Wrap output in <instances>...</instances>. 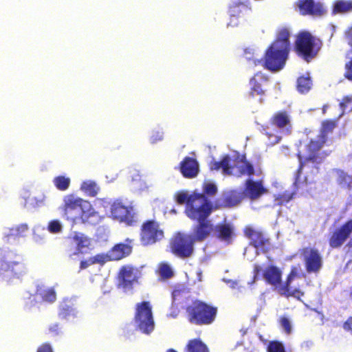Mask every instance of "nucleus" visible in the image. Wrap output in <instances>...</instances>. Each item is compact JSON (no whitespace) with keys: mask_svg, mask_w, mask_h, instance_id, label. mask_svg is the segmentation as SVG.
<instances>
[{"mask_svg":"<svg viewBox=\"0 0 352 352\" xmlns=\"http://www.w3.org/2000/svg\"><path fill=\"white\" fill-rule=\"evenodd\" d=\"M59 210L62 217L72 223L80 222L83 224L96 225L100 219L98 213L89 201L73 194L63 197Z\"/></svg>","mask_w":352,"mask_h":352,"instance_id":"1","label":"nucleus"},{"mask_svg":"<svg viewBox=\"0 0 352 352\" xmlns=\"http://www.w3.org/2000/svg\"><path fill=\"white\" fill-rule=\"evenodd\" d=\"M296 4L300 14L303 16H321L327 12L323 3L314 0H298Z\"/></svg>","mask_w":352,"mask_h":352,"instance_id":"17","label":"nucleus"},{"mask_svg":"<svg viewBox=\"0 0 352 352\" xmlns=\"http://www.w3.org/2000/svg\"><path fill=\"white\" fill-rule=\"evenodd\" d=\"M341 116L342 115H340L338 118L336 119H327L323 120L321 123L319 137L327 141L328 135L329 133H331L333 131V130L337 127L338 120Z\"/></svg>","mask_w":352,"mask_h":352,"instance_id":"30","label":"nucleus"},{"mask_svg":"<svg viewBox=\"0 0 352 352\" xmlns=\"http://www.w3.org/2000/svg\"><path fill=\"white\" fill-rule=\"evenodd\" d=\"M197 192L188 195L186 192L181 191L176 195V202L179 205L186 204L185 208L189 207L190 200L194 198Z\"/></svg>","mask_w":352,"mask_h":352,"instance_id":"37","label":"nucleus"},{"mask_svg":"<svg viewBox=\"0 0 352 352\" xmlns=\"http://www.w3.org/2000/svg\"><path fill=\"white\" fill-rule=\"evenodd\" d=\"M133 239L126 238L124 243H119L109 251V260L120 261L129 256L133 251Z\"/></svg>","mask_w":352,"mask_h":352,"instance_id":"18","label":"nucleus"},{"mask_svg":"<svg viewBox=\"0 0 352 352\" xmlns=\"http://www.w3.org/2000/svg\"><path fill=\"white\" fill-rule=\"evenodd\" d=\"M215 210V204L205 195L197 193L190 200L189 207L185 208V213L190 219L197 222L192 228L197 230L201 227L205 234L210 235L213 231V224L208 217Z\"/></svg>","mask_w":352,"mask_h":352,"instance_id":"2","label":"nucleus"},{"mask_svg":"<svg viewBox=\"0 0 352 352\" xmlns=\"http://www.w3.org/2000/svg\"><path fill=\"white\" fill-rule=\"evenodd\" d=\"M289 32L280 30L274 42L267 47L264 55V67L272 72L282 69L288 59L290 52Z\"/></svg>","mask_w":352,"mask_h":352,"instance_id":"3","label":"nucleus"},{"mask_svg":"<svg viewBox=\"0 0 352 352\" xmlns=\"http://www.w3.org/2000/svg\"><path fill=\"white\" fill-rule=\"evenodd\" d=\"M250 9L244 4L240 3L234 4L229 8V14L231 17H239L247 12Z\"/></svg>","mask_w":352,"mask_h":352,"instance_id":"36","label":"nucleus"},{"mask_svg":"<svg viewBox=\"0 0 352 352\" xmlns=\"http://www.w3.org/2000/svg\"><path fill=\"white\" fill-rule=\"evenodd\" d=\"M104 262V261L103 256L100 254H97L95 256L90 258L89 261H82L80 264V270H83L88 267L91 264H94L96 263H102Z\"/></svg>","mask_w":352,"mask_h":352,"instance_id":"41","label":"nucleus"},{"mask_svg":"<svg viewBox=\"0 0 352 352\" xmlns=\"http://www.w3.org/2000/svg\"><path fill=\"white\" fill-rule=\"evenodd\" d=\"M60 332V327L58 323L52 324L48 328V333L52 336H58Z\"/></svg>","mask_w":352,"mask_h":352,"instance_id":"49","label":"nucleus"},{"mask_svg":"<svg viewBox=\"0 0 352 352\" xmlns=\"http://www.w3.org/2000/svg\"><path fill=\"white\" fill-rule=\"evenodd\" d=\"M235 159L232 160L231 157L226 155L221 160V168L223 173L226 175H234V162Z\"/></svg>","mask_w":352,"mask_h":352,"instance_id":"33","label":"nucleus"},{"mask_svg":"<svg viewBox=\"0 0 352 352\" xmlns=\"http://www.w3.org/2000/svg\"><path fill=\"white\" fill-rule=\"evenodd\" d=\"M336 174L337 184L342 188L352 190V175H349L346 171L340 168L333 169Z\"/></svg>","mask_w":352,"mask_h":352,"instance_id":"27","label":"nucleus"},{"mask_svg":"<svg viewBox=\"0 0 352 352\" xmlns=\"http://www.w3.org/2000/svg\"><path fill=\"white\" fill-rule=\"evenodd\" d=\"M71 179L65 175H58L53 179V184L55 187L61 191L67 190L70 186Z\"/></svg>","mask_w":352,"mask_h":352,"instance_id":"34","label":"nucleus"},{"mask_svg":"<svg viewBox=\"0 0 352 352\" xmlns=\"http://www.w3.org/2000/svg\"><path fill=\"white\" fill-rule=\"evenodd\" d=\"M343 328L346 331H350L352 333V316L348 318V319L344 322Z\"/></svg>","mask_w":352,"mask_h":352,"instance_id":"54","label":"nucleus"},{"mask_svg":"<svg viewBox=\"0 0 352 352\" xmlns=\"http://www.w3.org/2000/svg\"><path fill=\"white\" fill-rule=\"evenodd\" d=\"M36 352H54V351L50 343L44 342L38 346Z\"/></svg>","mask_w":352,"mask_h":352,"instance_id":"52","label":"nucleus"},{"mask_svg":"<svg viewBox=\"0 0 352 352\" xmlns=\"http://www.w3.org/2000/svg\"><path fill=\"white\" fill-rule=\"evenodd\" d=\"M263 277L265 282L274 287L278 291L279 287H281L282 283V271L276 265H270L266 267L262 273Z\"/></svg>","mask_w":352,"mask_h":352,"instance_id":"21","label":"nucleus"},{"mask_svg":"<svg viewBox=\"0 0 352 352\" xmlns=\"http://www.w3.org/2000/svg\"><path fill=\"white\" fill-rule=\"evenodd\" d=\"M184 352H210L208 346L199 338L189 340L184 349Z\"/></svg>","mask_w":352,"mask_h":352,"instance_id":"29","label":"nucleus"},{"mask_svg":"<svg viewBox=\"0 0 352 352\" xmlns=\"http://www.w3.org/2000/svg\"><path fill=\"white\" fill-rule=\"evenodd\" d=\"M43 301L48 302H53L56 299V294L54 289L50 288L47 289L42 290L39 292Z\"/></svg>","mask_w":352,"mask_h":352,"instance_id":"39","label":"nucleus"},{"mask_svg":"<svg viewBox=\"0 0 352 352\" xmlns=\"http://www.w3.org/2000/svg\"><path fill=\"white\" fill-rule=\"evenodd\" d=\"M312 87V80L309 74L299 76L296 80V89L302 94L308 93Z\"/></svg>","mask_w":352,"mask_h":352,"instance_id":"32","label":"nucleus"},{"mask_svg":"<svg viewBox=\"0 0 352 352\" xmlns=\"http://www.w3.org/2000/svg\"><path fill=\"white\" fill-rule=\"evenodd\" d=\"M47 229L51 233H58L62 230V225L58 220L54 219L50 221Z\"/></svg>","mask_w":352,"mask_h":352,"instance_id":"46","label":"nucleus"},{"mask_svg":"<svg viewBox=\"0 0 352 352\" xmlns=\"http://www.w3.org/2000/svg\"><path fill=\"white\" fill-rule=\"evenodd\" d=\"M244 234L250 239V245L263 253H267L271 250L270 239L262 231L248 226L244 229Z\"/></svg>","mask_w":352,"mask_h":352,"instance_id":"13","label":"nucleus"},{"mask_svg":"<svg viewBox=\"0 0 352 352\" xmlns=\"http://www.w3.org/2000/svg\"><path fill=\"white\" fill-rule=\"evenodd\" d=\"M28 230L29 227L28 224L22 223L14 228H12L11 234L18 237L24 236L25 233L28 232Z\"/></svg>","mask_w":352,"mask_h":352,"instance_id":"43","label":"nucleus"},{"mask_svg":"<svg viewBox=\"0 0 352 352\" xmlns=\"http://www.w3.org/2000/svg\"><path fill=\"white\" fill-rule=\"evenodd\" d=\"M261 270V267L258 265H256L255 267H254V272L256 273H258Z\"/></svg>","mask_w":352,"mask_h":352,"instance_id":"58","label":"nucleus"},{"mask_svg":"<svg viewBox=\"0 0 352 352\" xmlns=\"http://www.w3.org/2000/svg\"><path fill=\"white\" fill-rule=\"evenodd\" d=\"M352 103V96H346L343 97L342 101L340 103V107L343 111L348 107V105Z\"/></svg>","mask_w":352,"mask_h":352,"instance_id":"51","label":"nucleus"},{"mask_svg":"<svg viewBox=\"0 0 352 352\" xmlns=\"http://www.w3.org/2000/svg\"><path fill=\"white\" fill-rule=\"evenodd\" d=\"M80 189L88 196L95 197L98 192V187L92 181H85L81 184Z\"/></svg>","mask_w":352,"mask_h":352,"instance_id":"35","label":"nucleus"},{"mask_svg":"<svg viewBox=\"0 0 352 352\" xmlns=\"http://www.w3.org/2000/svg\"><path fill=\"white\" fill-rule=\"evenodd\" d=\"M329 106L327 104H324L322 108V113L323 115L326 114L327 110Z\"/></svg>","mask_w":352,"mask_h":352,"instance_id":"56","label":"nucleus"},{"mask_svg":"<svg viewBox=\"0 0 352 352\" xmlns=\"http://www.w3.org/2000/svg\"><path fill=\"white\" fill-rule=\"evenodd\" d=\"M345 37L347 40L348 44L351 47V52L352 53V25L345 32Z\"/></svg>","mask_w":352,"mask_h":352,"instance_id":"53","label":"nucleus"},{"mask_svg":"<svg viewBox=\"0 0 352 352\" xmlns=\"http://www.w3.org/2000/svg\"><path fill=\"white\" fill-rule=\"evenodd\" d=\"M296 192H290L288 191L283 192L277 195L275 197V201L277 205L282 206L289 202L294 197Z\"/></svg>","mask_w":352,"mask_h":352,"instance_id":"38","label":"nucleus"},{"mask_svg":"<svg viewBox=\"0 0 352 352\" xmlns=\"http://www.w3.org/2000/svg\"><path fill=\"white\" fill-rule=\"evenodd\" d=\"M209 236L203 232L201 227L197 230L192 228L191 234L178 232L171 239L170 252L181 258L190 257L194 252L195 243L204 241Z\"/></svg>","mask_w":352,"mask_h":352,"instance_id":"5","label":"nucleus"},{"mask_svg":"<svg viewBox=\"0 0 352 352\" xmlns=\"http://www.w3.org/2000/svg\"><path fill=\"white\" fill-rule=\"evenodd\" d=\"M164 234L160 223L153 219L142 223L140 230V241L143 246H148L163 239Z\"/></svg>","mask_w":352,"mask_h":352,"instance_id":"10","label":"nucleus"},{"mask_svg":"<svg viewBox=\"0 0 352 352\" xmlns=\"http://www.w3.org/2000/svg\"><path fill=\"white\" fill-rule=\"evenodd\" d=\"M142 267L131 264L121 266L117 274L118 287L124 291L132 290L142 277Z\"/></svg>","mask_w":352,"mask_h":352,"instance_id":"9","label":"nucleus"},{"mask_svg":"<svg viewBox=\"0 0 352 352\" xmlns=\"http://www.w3.org/2000/svg\"><path fill=\"white\" fill-rule=\"evenodd\" d=\"M24 265L19 262H8L2 260L0 263V275L10 272L14 276L19 277L25 272Z\"/></svg>","mask_w":352,"mask_h":352,"instance_id":"25","label":"nucleus"},{"mask_svg":"<svg viewBox=\"0 0 352 352\" xmlns=\"http://www.w3.org/2000/svg\"><path fill=\"white\" fill-rule=\"evenodd\" d=\"M111 214L113 219L124 222L127 226H132L137 223L131 208L124 206L121 201H115L111 206Z\"/></svg>","mask_w":352,"mask_h":352,"instance_id":"16","label":"nucleus"},{"mask_svg":"<svg viewBox=\"0 0 352 352\" xmlns=\"http://www.w3.org/2000/svg\"><path fill=\"white\" fill-rule=\"evenodd\" d=\"M322 46L320 39L309 32H300L294 43V51L297 56L307 63L315 58Z\"/></svg>","mask_w":352,"mask_h":352,"instance_id":"7","label":"nucleus"},{"mask_svg":"<svg viewBox=\"0 0 352 352\" xmlns=\"http://www.w3.org/2000/svg\"><path fill=\"white\" fill-rule=\"evenodd\" d=\"M213 230L215 231L217 239L227 243H230L235 236L234 226L230 223H221L216 226L213 225Z\"/></svg>","mask_w":352,"mask_h":352,"instance_id":"24","label":"nucleus"},{"mask_svg":"<svg viewBox=\"0 0 352 352\" xmlns=\"http://www.w3.org/2000/svg\"><path fill=\"white\" fill-rule=\"evenodd\" d=\"M352 233V219L344 222L340 227L333 230L328 242L333 249L340 248Z\"/></svg>","mask_w":352,"mask_h":352,"instance_id":"15","label":"nucleus"},{"mask_svg":"<svg viewBox=\"0 0 352 352\" xmlns=\"http://www.w3.org/2000/svg\"><path fill=\"white\" fill-rule=\"evenodd\" d=\"M267 352H286L283 343L278 340L270 341L267 346Z\"/></svg>","mask_w":352,"mask_h":352,"instance_id":"40","label":"nucleus"},{"mask_svg":"<svg viewBox=\"0 0 352 352\" xmlns=\"http://www.w3.org/2000/svg\"><path fill=\"white\" fill-rule=\"evenodd\" d=\"M267 192V190L263 186L261 181L248 179L242 193L244 197H248L251 200H256Z\"/></svg>","mask_w":352,"mask_h":352,"instance_id":"22","label":"nucleus"},{"mask_svg":"<svg viewBox=\"0 0 352 352\" xmlns=\"http://www.w3.org/2000/svg\"><path fill=\"white\" fill-rule=\"evenodd\" d=\"M346 246L349 248H352V237L349 239V241L346 243Z\"/></svg>","mask_w":352,"mask_h":352,"instance_id":"57","label":"nucleus"},{"mask_svg":"<svg viewBox=\"0 0 352 352\" xmlns=\"http://www.w3.org/2000/svg\"><path fill=\"white\" fill-rule=\"evenodd\" d=\"M306 272L308 274H318L322 267L323 262L319 250L314 248L305 247L300 250Z\"/></svg>","mask_w":352,"mask_h":352,"instance_id":"12","label":"nucleus"},{"mask_svg":"<svg viewBox=\"0 0 352 352\" xmlns=\"http://www.w3.org/2000/svg\"><path fill=\"white\" fill-rule=\"evenodd\" d=\"M326 142L327 140H323V138L318 136V140H311L307 144L306 148L308 154L307 157L303 159L302 155L300 153H298L297 156L300 164L298 169L296 170L295 181L294 182V186L296 190L307 186L308 184L307 177L302 178L301 175L302 169L307 166L309 162L315 164L314 168L316 169V173L318 172L319 168L317 164L320 163L327 156V154L322 156L320 153V149L323 147Z\"/></svg>","mask_w":352,"mask_h":352,"instance_id":"4","label":"nucleus"},{"mask_svg":"<svg viewBox=\"0 0 352 352\" xmlns=\"http://www.w3.org/2000/svg\"><path fill=\"white\" fill-rule=\"evenodd\" d=\"M279 324L286 334L289 335L292 333V325L289 318L281 316L279 318Z\"/></svg>","mask_w":352,"mask_h":352,"instance_id":"45","label":"nucleus"},{"mask_svg":"<svg viewBox=\"0 0 352 352\" xmlns=\"http://www.w3.org/2000/svg\"><path fill=\"white\" fill-rule=\"evenodd\" d=\"M344 76L347 80L352 81V58L345 64Z\"/></svg>","mask_w":352,"mask_h":352,"instance_id":"48","label":"nucleus"},{"mask_svg":"<svg viewBox=\"0 0 352 352\" xmlns=\"http://www.w3.org/2000/svg\"><path fill=\"white\" fill-rule=\"evenodd\" d=\"M234 174L236 176L248 175L251 176L254 173L253 166L248 161L243 159H235Z\"/></svg>","mask_w":352,"mask_h":352,"instance_id":"26","label":"nucleus"},{"mask_svg":"<svg viewBox=\"0 0 352 352\" xmlns=\"http://www.w3.org/2000/svg\"><path fill=\"white\" fill-rule=\"evenodd\" d=\"M91 243V238L78 231L72 232L65 240V247L69 256L78 255L82 249L89 248Z\"/></svg>","mask_w":352,"mask_h":352,"instance_id":"11","label":"nucleus"},{"mask_svg":"<svg viewBox=\"0 0 352 352\" xmlns=\"http://www.w3.org/2000/svg\"><path fill=\"white\" fill-rule=\"evenodd\" d=\"M243 198V193L236 190L224 192L221 198L215 201L216 209L234 207L239 204Z\"/></svg>","mask_w":352,"mask_h":352,"instance_id":"20","label":"nucleus"},{"mask_svg":"<svg viewBox=\"0 0 352 352\" xmlns=\"http://www.w3.org/2000/svg\"><path fill=\"white\" fill-rule=\"evenodd\" d=\"M217 192V186L212 182H205L203 185V192L201 194L212 197L216 195Z\"/></svg>","mask_w":352,"mask_h":352,"instance_id":"42","label":"nucleus"},{"mask_svg":"<svg viewBox=\"0 0 352 352\" xmlns=\"http://www.w3.org/2000/svg\"><path fill=\"white\" fill-rule=\"evenodd\" d=\"M179 170L184 177L194 178L199 173V164L195 159L186 157L179 164Z\"/></svg>","mask_w":352,"mask_h":352,"instance_id":"23","label":"nucleus"},{"mask_svg":"<svg viewBox=\"0 0 352 352\" xmlns=\"http://www.w3.org/2000/svg\"><path fill=\"white\" fill-rule=\"evenodd\" d=\"M133 320L136 328L144 334L148 335L154 330L155 322L149 301L135 304Z\"/></svg>","mask_w":352,"mask_h":352,"instance_id":"8","label":"nucleus"},{"mask_svg":"<svg viewBox=\"0 0 352 352\" xmlns=\"http://www.w3.org/2000/svg\"><path fill=\"white\" fill-rule=\"evenodd\" d=\"M221 161H211L210 162L209 166L211 170H219L221 169Z\"/></svg>","mask_w":352,"mask_h":352,"instance_id":"55","label":"nucleus"},{"mask_svg":"<svg viewBox=\"0 0 352 352\" xmlns=\"http://www.w3.org/2000/svg\"><path fill=\"white\" fill-rule=\"evenodd\" d=\"M300 277V274H299V267L292 266L290 272L287 276L285 282L278 288L279 294L287 298L294 297L298 300H300V298L305 295V293L298 287L293 289V286L292 285L295 278Z\"/></svg>","mask_w":352,"mask_h":352,"instance_id":"14","label":"nucleus"},{"mask_svg":"<svg viewBox=\"0 0 352 352\" xmlns=\"http://www.w3.org/2000/svg\"><path fill=\"white\" fill-rule=\"evenodd\" d=\"M163 132L162 131H155L153 133L152 135L150 138V141L152 144H155L159 141H162L163 140Z\"/></svg>","mask_w":352,"mask_h":352,"instance_id":"50","label":"nucleus"},{"mask_svg":"<svg viewBox=\"0 0 352 352\" xmlns=\"http://www.w3.org/2000/svg\"><path fill=\"white\" fill-rule=\"evenodd\" d=\"M270 123L280 129L288 126H290V119L288 113L286 111L276 112L271 118Z\"/></svg>","mask_w":352,"mask_h":352,"instance_id":"28","label":"nucleus"},{"mask_svg":"<svg viewBox=\"0 0 352 352\" xmlns=\"http://www.w3.org/2000/svg\"><path fill=\"white\" fill-rule=\"evenodd\" d=\"M74 311L72 306L65 305L61 307L59 316L63 318H65L67 316L74 314Z\"/></svg>","mask_w":352,"mask_h":352,"instance_id":"47","label":"nucleus"},{"mask_svg":"<svg viewBox=\"0 0 352 352\" xmlns=\"http://www.w3.org/2000/svg\"><path fill=\"white\" fill-rule=\"evenodd\" d=\"M159 272L160 276L165 279L170 278L173 276V272L172 269L166 263L161 264Z\"/></svg>","mask_w":352,"mask_h":352,"instance_id":"44","label":"nucleus"},{"mask_svg":"<svg viewBox=\"0 0 352 352\" xmlns=\"http://www.w3.org/2000/svg\"><path fill=\"white\" fill-rule=\"evenodd\" d=\"M352 12V0H336L333 3L331 13L336 14H344Z\"/></svg>","mask_w":352,"mask_h":352,"instance_id":"31","label":"nucleus"},{"mask_svg":"<svg viewBox=\"0 0 352 352\" xmlns=\"http://www.w3.org/2000/svg\"><path fill=\"white\" fill-rule=\"evenodd\" d=\"M269 78L261 72L256 73L250 80V89L248 93L250 98L256 96H263L265 94V86L268 82Z\"/></svg>","mask_w":352,"mask_h":352,"instance_id":"19","label":"nucleus"},{"mask_svg":"<svg viewBox=\"0 0 352 352\" xmlns=\"http://www.w3.org/2000/svg\"><path fill=\"white\" fill-rule=\"evenodd\" d=\"M188 321L197 326L210 325L215 321L218 308L203 300L195 299L186 308Z\"/></svg>","mask_w":352,"mask_h":352,"instance_id":"6","label":"nucleus"}]
</instances>
